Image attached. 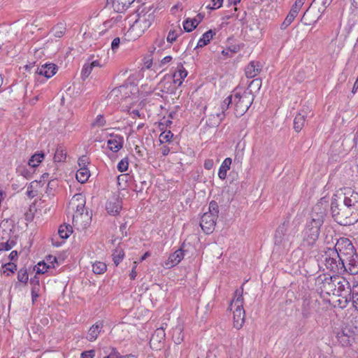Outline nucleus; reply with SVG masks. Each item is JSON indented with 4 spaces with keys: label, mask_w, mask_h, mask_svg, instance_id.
Instances as JSON below:
<instances>
[{
    "label": "nucleus",
    "mask_w": 358,
    "mask_h": 358,
    "mask_svg": "<svg viewBox=\"0 0 358 358\" xmlns=\"http://www.w3.org/2000/svg\"><path fill=\"white\" fill-rule=\"evenodd\" d=\"M321 261L326 268L331 272L340 273L345 271V259L341 257L336 250L328 248L322 255Z\"/></svg>",
    "instance_id": "4"
},
{
    "label": "nucleus",
    "mask_w": 358,
    "mask_h": 358,
    "mask_svg": "<svg viewBox=\"0 0 358 358\" xmlns=\"http://www.w3.org/2000/svg\"><path fill=\"white\" fill-rule=\"evenodd\" d=\"M73 232V228L70 224H62L58 229V234L60 238L66 239Z\"/></svg>",
    "instance_id": "34"
},
{
    "label": "nucleus",
    "mask_w": 358,
    "mask_h": 358,
    "mask_svg": "<svg viewBox=\"0 0 358 358\" xmlns=\"http://www.w3.org/2000/svg\"><path fill=\"white\" fill-rule=\"evenodd\" d=\"M80 169H87V164H89L88 157L85 155H83L78 159V161Z\"/></svg>",
    "instance_id": "57"
},
{
    "label": "nucleus",
    "mask_w": 358,
    "mask_h": 358,
    "mask_svg": "<svg viewBox=\"0 0 358 358\" xmlns=\"http://www.w3.org/2000/svg\"><path fill=\"white\" fill-rule=\"evenodd\" d=\"M106 124V120L103 115H98L92 123V127H101Z\"/></svg>",
    "instance_id": "49"
},
{
    "label": "nucleus",
    "mask_w": 358,
    "mask_h": 358,
    "mask_svg": "<svg viewBox=\"0 0 358 358\" xmlns=\"http://www.w3.org/2000/svg\"><path fill=\"white\" fill-rule=\"evenodd\" d=\"M262 71V65L259 62L252 61L245 69V73L247 78H253Z\"/></svg>",
    "instance_id": "25"
},
{
    "label": "nucleus",
    "mask_w": 358,
    "mask_h": 358,
    "mask_svg": "<svg viewBox=\"0 0 358 358\" xmlns=\"http://www.w3.org/2000/svg\"><path fill=\"white\" fill-rule=\"evenodd\" d=\"M231 103H233V95H229L221 103L222 112L226 113Z\"/></svg>",
    "instance_id": "50"
},
{
    "label": "nucleus",
    "mask_w": 358,
    "mask_h": 358,
    "mask_svg": "<svg viewBox=\"0 0 358 358\" xmlns=\"http://www.w3.org/2000/svg\"><path fill=\"white\" fill-rule=\"evenodd\" d=\"M113 256V261L115 264V265L117 266L119 265V264L122 261L124 257V252L123 250H115L114 252L112 255Z\"/></svg>",
    "instance_id": "41"
},
{
    "label": "nucleus",
    "mask_w": 358,
    "mask_h": 358,
    "mask_svg": "<svg viewBox=\"0 0 358 358\" xmlns=\"http://www.w3.org/2000/svg\"><path fill=\"white\" fill-rule=\"evenodd\" d=\"M337 339L343 346L351 345L354 340L352 331L350 329L341 330L337 334Z\"/></svg>",
    "instance_id": "24"
},
{
    "label": "nucleus",
    "mask_w": 358,
    "mask_h": 358,
    "mask_svg": "<svg viewBox=\"0 0 358 358\" xmlns=\"http://www.w3.org/2000/svg\"><path fill=\"white\" fill-rule=\"evenodd\" d=\"M110 138L107 141L108 148L113 152H118L124 144V138L121 135L110 134Z\"/></svg>",
    "instance_id": "18"
},
{
    "label": "nucleus",
    "mask_w": 358,
    "mask_h": 358,
    "mask_svg": "<svg viewBox=\"0 0 358 358\" xmlns=\"http://www.w3.org/2000/svg\"><path fill=\"white\" fill-rule=\"evenodd\" d=\"M90 176V171L88 169H79L76 172V179L80 183H85L87 181Z\"/></svg>",
    "instance_id": "35"
},
{
    "label": "nucleus",
    "mask_w": 358,
    "mask_h": 358,
    "mask_svg": "<svg viewBox=\"0 0 358 358\" xmlns=\"http://www.w3.org/2000/svg\"><path fill=\"white\" fill-rule=\"evenodd\" d=\"M322 224L319 222H313L311 220L307 221L304 229L301 231V247L305 249H311L315 244L319 238L320 234V228Z\"/></svg>",
    "instance_id": "3"
},
{
    "label": "nucleus",
    "mask_w": 358,
    "mask_h": 358,
    "mask_svg": "<svg viewBox=\"0 0 358 358\" xmlns=\"http://www.w3.org/2000/svg\"><path fill=\"white\" fill-rule=\"evenodd\" d=\"M66 158V150L62 145H58L54 155L55 162H64Z\"/></svg>",
    "instance_id": "31"
},
{
    "label": "nucleus",
    "mask_w": 358,
    "mask_h": 358,
    "mask_svg": "<svg viewBox=\"0 0 358 358\" xmlns=\"http://www.w3.org/2000/svg\"><path fill=\"white\" fill-rule=\"evenodd\" d=\"M106 264L101 262H96L92 265V271L95 274H102L106 271Z\"/></svg>",
    "instance_id": "38"
},
{
    "label": "nucleus",
    "mask_w": 358,
    "mask_h": 358,
    "mask_svg": "<svg viewBox=\"0 0 358 358\" xmlns=\"http://www.w3.org/2000/svg\"><path fill=\"white\" fill-rule=\"evenodd\" d=\"M2 267L4 268L3 273H6V272H10L11 273H14L15 271L17 270V266L13 262H8L6 264H4Z\"/></svg>",
    "instance_id": "55"
},
{
    "label": "nucleus",
    "mask_w": 358,
    "mask_h": 358,
    "mask_svg": "<svg viewBox=\"0 0 358 358\" xmlns=\"http://www.w3.org/2000/svg\"><path fill=\"white\" fill-rule=\"evenodd\" d=\"M165 331L163 328L157 329L151 336L150 343V345L160 343L165 339Z\"/></svg>",
    "instance_id": "30"
},
{
    "label": "nucleus",
    "mask_w": 358,
    "mask_h": 358,
    "mask_svg": "<svg viewBox=\"0 0 358 358\" xmlns=\"http://www.w3.org/2000/svg\"><path fill=\"white\" fill-rule=\"evenodd\" d=\"M50 268H55V265L47 264L44 261L40 262L36 266V273L43 274Z\"/></svg>",
    "instance_id": "44"
},
{
    "label": "nucleus",
    "mask_w": 358,
    "mask_h": 358,
    "mask_svg": "<svg viewBox=\"0 0 358 358\" xmlns=\"http://www.w3.org/2000/svg\"><path fill=\"white\" fill-rule=\"evenodd\" d=\"M93 67L89 64L86 63L82 69L81 75L83 79H85L89 76L92 71Z\"/></svg>",
    "instance_id": "54"
},
{
    "label": "nucleus",
    "mask_w": 358,
    "mask_h": 358,
    "mask_svg": "<svg viewBox=\"0 0 358 358\" xmlns=\"http://www.w3.org/2000/svg\"><path fill=\"white\" fill-rule=\"evenodd\" d=\"M173 137V134L170 130L166 131V129H164L159 135V140L160 141V143H164L167 142H171Z\"/></svg>",
    "instance_id": "40"
},
{
    "label": "nucleus",
    "mask_w": 358,
    "mask_h": 358,
    "mask_svg": "<svg viewBox=\"0 0 358 358\" xmlns=\"http://www.w3.org/2000/svg\"><path fill=\"white\" fill-rule=\"evenodd\" d=\"M184 334L182 333V329L180 327H176L173 330V339L176 344H180L183 341Z\"/></svg>",
    "instance_id": "42"
},
{
    "label": "nucleus",
    "mask_w": 358,
    "mask_h": 358,
    "mask_svg": "<svg viewBox=\"0 0 358 358\" xmlns=\"http://www.w3.org/2000/svg\"><path fill=\"white\" fill-rule=\"evenodd\" d=\"M333 249L336 250L341 257L344 259L356 253L352 242L347 238H339Z\"/></svg>",
    "instance_id": "14"
},
{
    "label": "nucleus",
    "mask_w": 358,
    "mask_h": 358,
    "mask_svg": "<svg viewBox=\"0 0 358 358\" xmlns=\"http://www.w3.org/2000/svg\"><path fill=\"white\" fill-rule=\"evenodd\" d=\"M215 31L213 29H209L208 31H206L199 38L196 48H203L208 45L210 40L213 38V36L215 35Z\"/></svg>",
    "instance_id": "28"
},
{
    "label": "nucleus",
    "mask_w": 358,
    "mask_h": 358,
    "mask_svg": "<svg viewBox=\"0 0 358 358\" xmlns=\"http://www.w3.org/2000/svg\"><path fill=\"white\" fill-rule=\"evenodd\" d=\"M347 262L345 271L351 275L358 274V254L356 252L345 259Z\"/></svg>",
    "instance_id": "19"
},
{
    "label": "nucleus",
    "mask_w": 358,
    "mask_h": 358,
    "mask_svg": "<svg viewBox=\"0 0 358 358\" xmlns=\"http://www.w3.org/2000/svg\"><path fill=\"white\" fill-rule=\"evenodd\" d=\"M304 1H305V0H296L295 3L292 6L289 12L295 15H297L301 6L304 3Z\"/></svg>",
    "instance_id": "53"
},
{
    "label": "nucleus",
    "mask_w": 358,
    "mask_h": 358,
    "mask_svg": "<svg viewBox=\"0 0 358 358\" xmlns=\"http://www.w3.org/2000/svg\"><path fill=\"white\" fill-rule=\"evenodd\" d=\"M262 80L260 78H255L252 80L248 85V87L246 90H252V93L254 94V90L255 92L259 91L262 87Z\"/></svg>",
    "instance_id": "43"
},
{
    "label": "nucleus",
    "mask_w": 358,
    "mask_h": 358,
    "mask_svg": "<svg viewBox=\"0 0 358 358\" xmlns=\"http://www.w3.org/2000/svg\"><path fill=\"white\" fill-rule=\"evenodd\" d=\"M133 357V355H121L120 353L117 351V348L110 355L108 356L103 357V358H129Z\"/></svg>",
    "instance_id": "56"
},
{
    "label": "nucleus",
    "mask_w": 358,
    "mask_h": 358,
    "mask_svg": "<svg viewBox=\"0 0 358 358\" xmlns=\"http://www.w3.org/2000/svg\"><path fill=\"white\" fill-rule=\"evenodd\" d=\"M172 124V121L171 120H166L165 122H160L159 125V128L161 131L166 129V127L171 125Z\"/></svg>",
    "instance_id": "64"
},
{
    "label": "nucleus",
    "mask_w": 358,
    "mask_h": 358,
    "mask_svg": "<svg viewBox=\"0 0 358 358\" xmlns=\"http://www.w3.org/2000/svg\"><path fill=\"white\" fill-rule=\"evenodd\" d=\"M255 99L252 90H245L242 94L238 92L233 95L234 103V114L236 117L243 115L251 106Z\"/></svg>",
    "instance_id": "7"
},
{
    "label": "nucleus",
    "mask_w": 358,
    "mask_h": 358,
    "mask_svg": "<svg viewBox=\"0 0 358 358\" xmlns=\"http://www.w3.org/2000/svg\"><path fill=\"white\" fill-rule=\"evenodd\" d=\"M346 302H352L353 307L358 310V282H353L352 287L345 298Z\"/></svg>",
    "instance_id": "26"
},
{
    "label": "nucleus",
    "mask_w": 358,
    "mask_h": 358,
    "mask_svg": "<svg viewBox=\"0 0 358 358\" xmlns=\"http://www.w3.org/2000/svg\"><path fill=\"white\" fill-rule=\"evenodd\" d=\"M218 213L217 203L215 201H211L209 203L208 211L203 213L200 221V226L206 234H210L214 231Z\"/></svg>",
    "instance_id": "6"
},
{
    "label": "nucleus",
    "mask_w": 358,
    "mask_h": 358,
    "mask_svg": "<svg viewBox=\"0 0 358 358\" xmlns=\"http://www.w3.org/2000/svg\"><path fill=\"white\" fill-rule=\"evenodd\" d=\"M333 0H313L310 7L304 12L301 21L306 24L315 23L324 13Z\"/></svg>",
    "instance_id": "5"
},
{
    "label": "nucleus",
    "mask_w": 358,
    "mask_h": 358,
    "mask_svg": "<svg viewBox=\"0 0 358 358\" xmlns=\"http://www.w3.org/2000/svg\"><path fill=\"white\" fill-rule=\"evenodd\" d=\"M196 25L194 24V21H192L190 18H187L183 22V29L186 32H191L194 29H196Z\"/></svg>",
    "instance_id": "51"
},
{
    "label": "nucleus",
    "mask_w": 358,
    "mask_h": 358,
    "mask_svg": "<svg viewBox=\"0 0 358 358\" xmlns=\"http://www.w3.org/2000/svg\"><path fill=\"white\" fill-rule=\"evenodd\" d=\"M236 299H234L230 304L231 310H233L234 327L240 329L245 322V310L243 309V290L236 289Z\"/></svg>",
    "instance_id": "8"
},
{
    "label": "nucleus",
    "mask_w": 358,
    "mask_h": 358,
    "mask_svg": "<svg viewBox=\"0 0 358 358\" xmlns=\"http://www.w3.org/2000/svg\"><path fill=\"white\" fill-rule=\"evenodd\" d=\"M184 256L185 250H183L182 248H180L170 255L169 257V263L167 264L170 263L171 266H174L181 262V260L184 258Z\"/></svg>",
    "instance_id": "27"
},
{
    "label": "nucleus",
    "mask_w": 358,
    "mask_h": 358,
    "mask_svg": "<svg viewBox=\"0 0 358 358\" xmlns=\"http://www.w3.org/2000/svg\"><path fill=\"white\" fill-rule=\"evenodd\" d=\"M335 296L346 298L350 293L352 285L350 282L344 277L335 275Z\"/></svg>",
    "instance_id": "15"
},
{
    "label": "nucleus",
    "mask_w": 358,
    "mask_h": 358,
    "mask_svg": "<svg viewBox=\"0 0 358 358\" xmlns=\"http://www.w3.org/2000/svg\"><path fill=\"white\" fill-rule=\"evenodd\" d=\"M122 208V201L117 196H113L106 203V208L110 215H117Z\"/></svg>",
    "instance_id": "16"
},
{
    "label": "nucleus",
    "mask_w": 358,
    "mask_h": 358,
    "mask_svg": "<svg viewBox=\"0 0 358 358\" xmlns=\"http://www.w3.org/2000/svg\"><path fill=\"white\" fill-rule=\"evenodd\" d=\"M103 322L98 321L94 324L89 329L86 336V339L90 342H93L97 339L101 332L103 331Z\"/></svg>",
    "instance_id": "20"
},
{
    "label": "nucleus",
    "mask_w": 358,
    "mask_h": 358,
    "mask_svg": "<svg viewBox=\"0 0 358 358\" xmlns=\"http://www.w3.org/2000/svg\"><path fill=\"white\" fill-rule=\"evenodd\" d=\"M65 31V27L63 24H58L52 29V32L54 36L60 38L62 37Z\"/></svg>",
    "instance_id": "46"
},
{
    "label": "nucleus",
    "mask_w": 358,
    "mask_h": 358,
    "mask_svg": "<svg viewBox=\"0 0 358 358\" xmlns=\"http://www.w3.org/2000/svg\"><path fill=\"white\" fill-rule=\"evenodd\" d=\"M232 160L230 157H227L222 162L218 171V176L221 180H224L227 177V171L229 170Z\"/></svg>",
    "instance_id": "29"
},
{
    "label": "nucleus",
    "mask_w": 358,
    "mask_h": 358,
    "mask_svg": "<svg viewBox=\"0 0 358 358\" xmlns=\"http://www.w3.org/2000/svg\"><path fill=\"white\" fill-rule=\"evenodd\" d=\"M85 201L82 199V201L76 205V211L73 216V224L74 225H78L80 222H83V217L88 219L87 212H86L85 215H83L85 210Z\"/></svg>",
    "instance_id": "22"
},
{
    "label": "nucleus",
    "mask_w": 358,
    "mask_h": 358,
    "mask_svg": "<svg viewBox=\"0 0 358 358\" xmlns=\"http://www.w3.org/2000/svg\"><path fill=\"white\" fill-rule=\"evenodd\" d=\"M45 154L43 152L35 153L28 161V165L31 168H36L43 160Z\"/></svg>",
    "instance_id": "32"
},
{
    "label": "nucleus",
    "mask_w": 358,
    "mask_h": 358,
    "mask_svg": "<svg viewBox=\"0 0 358 358\" xmlns=\"http://www.w3.org/2000/svg\"><path fill=\"white\" fill-rule=\"evenodd\" d=\"M187 76V71L183 67L181 63H179L177 66V70L173 75V83L177 87L181 86L184 79Z\"/></svg>",
    "instance_id": "23"
},
{
    "label": "nucleus",
    "mask_w": 358,
    "mask_h": 358,
    "mask_svg": "<svg viewBox=\"0 0 358 358\" xmlns=\"http://www.w3.org/2000/svg\"><path fill=\"white\" fill-rule=\"evenodd\" d=\"M94 356H95V350H94L83 351L80 355L81 358H94Z\"/></svg>",
    "instance_id": "58"
},
{
    "label": "nucleus",
    "mask_w": 358,
    "mask_h": 358,
    "mask_svg": "<svg viewBox=\"0 0 358 358\" xmlns=\"http://www.w3.org/2000/svg\"><path fill=\"white\" fill-rule=\"evenodd\" d=\"M331 213L333 219L338 224L343 226L352 224L350 220L349 210L344 202L343 195L334 194L331 202Z\"/></svg>",
    "instance_id": "2"
},
{
    "label": "nucleus",
    "mask_w": 358,
    "mask_h": 358,
    "mask_svg": "<svg viewBox=\"0 0 358 358\" xmlns=\"http://www.w3.org/2000/svg\"><path fill=\"white\" fill-rule=\"evenodd\" d=\"M226 115H227V113L222 112V111L220 113H217L215 116L213 115V119H215V117L217 119L213 122H212L213 119L209 118V120H208L209 125H210L211 127H218L221 124V122L224 120Z\"/></svg>",
    "instance_id": "36"
},
{
    "label": "nucleus",
    "mask_w": 358,
    "mask_h": 358,
    "mask_svg": "<svg viewBox=\"0 0 358 358\" xmlns=\"http://www.w3.org/2000/svg\"><path fill=\"white\" fill-rule=\"evenodd\" d=\"M120 39L119 37L115 38L111 43V49L113 52H115L120 46Z\"/></svg>",
    "instance_id": "60"
},
{
    "label": "nucleus",
    "mask_w": 358,
    "mask_h": 358,
    "mask_svg": "<svg viewBox=\"0 0 358 358\" xmlns=\"http://www.w3.org/2000/svg\"><path fill=\"white\" fill-rule=\"evenodd\" d=\"M327 208L328 201L325 198H322L320 201L313 206L310 220L315 222H319L320 224H323L327 215Z\"/></svg>",
    "instance_id": "13"
},
{
    "label": "nucleus",
    "mask_w": 358,
    "mask_h": 358,
    "mask_svg": "<svg viewBox=\"0 0 358 358\" xmlns=\"http://www.w3.org/2000/svg\"><path fill=\"white\" fill-rule=\"evenodd\" d=\"M155 10L151 8H143L136 11V17L127 32L131 40L139 38L152 24L155 19Z\"/></svg>",
    "instance_id": "1"
},
{
    "label": "nucleus",
    "mask_w": 358,
    "mask_h": 358,
    "mask_svg": "<svg viewBox=\"0 0 358 358\" xmlns=\"http://www.w3.org/2000/svg\"><path fill=\"white\" fill-rule=\"evenodd\" d=\"M236 48L231 50V48L224 49L222 50V54L224 56L231 57L233 54L236 52Z\"/></svg>",
    "instance_id": "62"
},
{
    "label": "nucleus",
    "mask_w": 358,
    "mask_h": 358,
    "mask_svg": "<svg viewBox=\"0 0 358 358\" xmlns=\"http://www.w3.org/2000/svg\"><path fill=\"white\" fill-rule=\"evenodd\" d=\"M320 306V302L317 299L310 296H306L302 299L301 314L302 319L304 320L303 324H306L308 319L318 313Z\"/></svg>",
    "instance_id": "12"
},
{
    "label": "nucleus",
    "mask_w": 358,
    "mask_h": 358,
    "mask_svg": "<svg viewBox=\"0 0 358 358\" xmlns=\"http://www.w3.org/2000/svg\"><path fill=\"white\" fill-rule=\"evenodd\" d=\"M57 71V66L52 63H46L38 67L36 73L38 76H43L45 78H50L52 77Z\"/></svg>",
    "instance_id": "17"
},
{
    "label": "nucleus",
    "mask_w": 358,
    "mask_h": 358,
    "mask_svg": "<svg viewBox=\"0 0 358 358\" xmlns=\"http://www.w3.org/2000/svg\"><path fill=\"white\" fill-rule=\"evenodd\" d=\"M129 159L127 157L122 159L117 164V169L120 172H124L128 169Z\"/></svg>",
    "instance_id": "52"
},
{
    "label": "nucleus",
    "mask_w": 358,
    "mask_h": 358,
    "mask_svg": "<svg viewBox=\"0 0 358 358\" xmlns=\"http://www.w3.org/2000/svg\"><path fill=\"white\" fill-rule=\"evenodd\" d=\"M17 280L19 282H24L25 284L27 283L29 280V275L27 268H22L18 271Z\"/></svg>",
    "instance_id": "45"
},
{
    "label": "nucleus",
    "mask_w": 358,
    "mask_h": 358,
    "mask_svg": "<svg viewBox=\"0 0 358 358\" xmlns=\"http://www.w3.org/2000/svg\"><path fill=\"white\" fill-rule=\"evenodd\" d=\"M335 275H320L315 282L317 291L320 294L335 295Z\"/></svg>",
    "instance_id": "11"
},
{
    "label": "nucleus",
    "mask_w": 358,
    "mask_h": 358,
    "mask_svg": "<svg viewBox=\"0 0 358 358\" xmlns=\"http://www.w3.org/2000/svg\"><path fill=\"white\" fill-rule=\"evenodd\" d=\"M16 171L20 176H23L26 179H29L31 177V172L28 170L25 166H19Z\"/></svg>",
    "instance_id": "48"
},
{
    "label": "nucleus",
    "mask_w": 358,
    "mask_h": 358,
    "mask_svg": "<svg viewBox=\"0 0 358 358\" xmlns=\"http://www.w3.org/2000/svg\"><path fill=\"white\" fill-rule=\"evenodd\" d=\"M129 178V174H121L118 176L117 178L118 185H120L122 182H127Z\"/></svg>",
    "instance_id": "63"
},
{
    "label": "nucleus",
    "mask_w": 358,
    "mask_h": 358,
    "mask_svg": "<svg viewBox=\"0 0 358 358\" xmlns=\"http://www.w3.org/2000/svg\"><path fill=\"white\" fill-rule=\"evenodd\" d=\"M343 197L349 210L350 220L354 224L358 221V193L350 188H345Z\"/></svg>",
    "instance_id": "10"
},
{
    "label": "nucleus",
    "mask_w": 358,
    "mask_h": 358,
    "mask_svg": "<svg viewBox=\"0 0 358 358\" xmlns=\"http://www.w3.org/2000/svg\"><path fill=\"white\" fill-rule=\"evenodd\" d=\"M115 349H116V348L113 347L111 345H106V346L99 348L98 350L99 357V358L105 357L108 356V355H110V353H112Z\"/></svg>",
    "instance_id": "39"
},
{
    "label": "nucleus",
    "mask_w": 358,
    "mask_h": 358,
    "mask_svg": "<svg viewBox=\"0 0 358 358\" xmlns=\"http://www.w3.org/2000/svg\"><path fill=\"white\" fill-rule=\"evenodd\" d=\"M306 115L299 113L294 120V129L296 132H299L304 126Z\"/></svg>",
    "instance_id": "33"
},
{
    "label": "nucleus",
    "mask_w": 358,
    "mask_h": 358,
    "mask_svg": "<svg viewBox=\"0 0 358 358\" xmlns=\"http://www.w3.org/2000/svg\"><path fill=\"white\" fill-rule=\"evenodd\" d=\"M182 34V30L179 28L178 31L171 29L166 37V41L169 43H173L176 41V39Z\"/></svg>",
    "instance_id": "37"
},
{
    "label": "nucleus",
    "mask_w": 358,
    "mask_h": 358,
    "mask_svg": "<svg viewBox=\"0 0 358 358\" xmlns=\"http://www.w3.org/2000/svg\"><path fill=\"white\" fill-rule=\"evenodd\" d=\"M134 0H107V6L111 5L117 13H122L129 8Z\"/></svg>",
    "instance_id": "21"
},
{
    "label": "nucleus",
    "mask_w": 358,
    "mask_h": 358,
    "mask_svg": "<svg viewBox=\"0 0 358 358\" xmlns=\"http://www.w3.org/2000/svg\"><path fill=\"white\" fill-rule=\"evenodd\" d=\"M40 183H41V181L38 182L37 180H34L29 184V185L27 187V195L29 198L32 199V198L35 197L36 196H37L36 191H34L33 189V188H34V185H36L37 186V185H40Z\"/></svg>",
    "instance_id": "47"
},
{
    "label": "nucleus",
    "mask_w": 358,
    "mask_h": 358,
    "mask_svg": "<svg viewBox=\"0 0 358 358\" xmlns=\"http://www.w3.org/2000/svg\"><path fill=\"white\" fill-rule=\"evenodd\" d=\"M296 232L295 229H290L289 217H286L275 230V244L280 245L290 242V238L294 236Z\"/></svg>",
    "instance_id": "9"
},
{
    "label": "nucleus",
    "mask_w": 358,
    "mask_h": 358,
    "mask_svg": "<svg viewBox=\"0 0 358 358\" xmlns=\"http://www.w3.org/2000/svg\"><path fill=\"white\" fill-rule=\"evenodd\" d=\"M213 6H208L207 8L211 10L220 8L223 3V0H211Z\"/></svg>",
    "instance_id": "59"
},
{
    "label": "nucleus",
    "mask_w": 358,
    "mask_h": 358,
    "mask_svg": "<svg viewBox=\"0 0 358 358\" xmlns=\"http://www.w3.org/2000/svg\"><path fill=\"white\" fill-rule=\"evenodd\" d=\"M203 17H204V14L199 13L194 18L191 19V20L192 21H194V24L196 25V27H197L199 25V24L202 21Z\"/></svg>",
    "instance_id": "61"
}]
</instances>
